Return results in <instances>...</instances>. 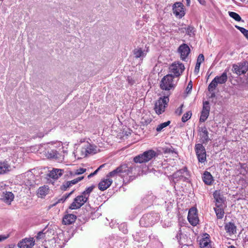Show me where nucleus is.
I'll return each mask as SVG.
<instances>
[{"mask_svg":"<svg viewBox=\"0 0 248 248\" xmlns=\"http://www.w3.org/2000/svg\"><path fill=\"white\" fill-rule=\"evenodd\" d=\"M156 155V153L152 150H149L144 152L143 154H140L134 158V161L135 163H142L151 160Z\"/></svg>","mask_w":248,"mask_h":248,"instance_id":"f257e3e1","label":"nucleus"},{"mask_svg":"<svg viewBox=\"0 0 248 248\" xmlns=\"http://www.w3.org/2000/svg\"><path fill=\"white\" fill-rule=\"evenodd\" d=\"M169 101V99L168 96L160 97L155 105L154 109L155 112L157 114H160L164 112Z\"/></svg>","mask_w":248,"mask_h":248,"instance_id":"f03ea898","label":"nucleus"},{"mask_svg":"<svg viewBox=\"0 0 248 248\" xmlns=\"http://www.w3.org/2000/svg\"><path fill=\"white\" fill-rule=\"evenodd\" d=\"M195 150L199 162L204 163L206 161V153L204 147L202 144H196L195 146Z\"/></svg>","mask_w":248,"mask_h":248,"instance_id":"7ed1b4c3","label":"nucleus"},{"mask_svg":"<svg viewBox=\"0 0 248 248\" xmlns=\"http://www.w3.org/2000/svg\"><path fill=\"white\" fill-rule=\"evenodd\" d=\"M173 78V77L171 74H168L164 77L161 81L160 88L162 90L167 91L173 88L174 87L172 83Z\"/></svg>","mask_w":248,"mask_h":248,"instance_id":"20e7f679","label":"nucleus"},{"mask_svg":"<svg viewBox=\"0 0 248 248\" xmlns=\"http://www.w3.org/2000/svg\"><path fill=\"white\" fill-rule=\"evenodd\" d=\"M87 201L82 194L78 195L74 199L72 203L69 205V209L71 210L79 209Z\"/></svg>","mask_w":248,"mask_h":248,"instance_id":"39448f33","label":"nucleus"},{"mask_svg":"<svg viewBox=\"0 0 248 248\" xmlns=\"http://www.w3.org/2000/svg\"><path fill=\"white\" fill-rule=\"evenodd\" d=\"M185 70L184 65L182 63L174 62L170 67V72L173 74L175 77L180 76Z\"/></svg>","mask_w":248,"mask_h":248,"instance_id":"423d86ee","label":"nucleus"},{"mask_svg":"<svg viewBox=\"0 0 248 248\" xmlns=\"http://www.w3.org/2000/svg\"><path fill=\"white\" fill-rule=\"evenodd\" d=\"M187 219L190 224L192 226H195L198 224L199 220L196 208L193 207L189 209Z\"/></svg>","mask_w":248,"mask_h":248,"instance_id":"0eeeda50","label":"nucleus"},{"mask_svg":"<svg viewBox=\"0 0 248 248\" xmlns=\"http://www.w3.org/2000/svg\"><path fill=\"white\" fill-rule=\"evenodd\" d=\"M173 13L175 16L179 18H182L185 15L184 6L182 2H175L172 6Z\"/></svg>","mask_w":248,"mask_h":248,"instance_id":"6e6552de","label":"nucleus"},{"mask_svg":"<svg viewBox=\"0 0 248 248\" xmlns=\"http://www.w3.org/2000/svg\"><path fill=\"white\" fill-rule=\"evenodd\" d=\"M178 52L182 60L186 61L187 56L190 52V49L186 44H183L178 48Z\"/></svg>","mask_w":248,"mask_h":248,"instance_id":"1a4fd4ad","label":"nucleus"},{"mask_svg":"<svg viewBox=\"0 0 248 248\" xmlns=\"http://www.w3.org/2000/svg\"><path fill=\"white\" fill-rule=\"evenodd\" d=\"M118 168L119 171L120 177L124 179L125 177L131 174L133 170L132 167H128L126 164H122L118 167Z\"/></svg>","mask_w":248,"mask_h":248,"instance_id":"9d476101","label":"nucleus"},{"mask_svg":"<svg viewBox=\"0 0 248 248\" xmlns=\"http://www.w3.org/2000/svg\"><path fill=\"white\" fill-rule=\"evenodd\" d=\"M188 176L189 173L187 171V168L186 167L177 171L172 175L173 179H178L179 180L182 179L183 181H186L187 179V177Z\"/></svg>","mask_w":248,"mask_h":248,"instance_id":"9b49d317","label":"nucleus"},{"mask_svg":"<svg viewBox=\"0 0 248 248\" xmlns=\"http://www.w3.org/2000/svg\"><path fill=\"white\" fill-rule=\"evenodd\" d=\"M209 104L208 101L203 102L202 110L200 118V122H205L209 116L210 109Z\"/></svg>","mask_w":248,"mask_h":248,"instance_id":"f8f14e48","label":"nucleus"},{"mask_svg":"<svg viewBox=\"0 0 248 248\" xmlns=\"http://www.w3.org/2000/svg\"><path fill=\"white\" fill-rule=\"evenodd\" d=\"M199 135L202 143H207L211 140L209 137V133L205 126L200 127Z\"/></svg>","mask_w":248,"mask_h":248,"instance_id":"ddd939ff","label":"nucleus"},{"mask_svg":"<svg viewBox=\"0 0 248 248\" xmlns=\"http://www.w3.org/2000/svg\"><path fill=\"white\" fill-rule=\"evenodd\" d=\"M34 245L33 238H25L17 244L19 248H31Z\"/></svg>","mask_w":248,"mask_h":248,"instance_id":"4468645a","label":"nucleus"},{"mask_svg":"<svg viewBox=\"0 0 248 248\" xmlns=\"http://www.w3.org/2000/svg\"><path fill=\"white\" fill-rule=\"evenodd\" d=\"M107 177L106 179L102 180L98 184V188L101 191H104L108 188L112 183V180Z\"/></svg>","mask_w":248,"mask_h":248,"instance_id":"2eb2a0df","label":"nucleus"},{"mask_svg":"<svg viewBox=\"0 0 248 248\" xmlns=\"http://www.w3.org/2000/svg\"><path fill=\"white\" fill-rule=\"evenodd\" d=\"M77 216L72 214L65 215L62 219V223L64 225H70L74 223L77 219Z\"/></svg>","mask_w":248,"mask_h":248,"instance_id":"dca6fc26","label":"nucleus"},{"mask_svg":"<svg viewBox=\"0 0 248 248\" xmlns=\"http://www.w3.org/2000/svg\"><path fill=\"white\" fill-rule=\"evenodd\" d=\"M14 195L11 192H3L1 196V200L8 204H11L12 201H13Z\"/></svg>","mask_w":248,"mask_h":248,"instance_id":"f3484780","label":"nucleus"},{"mask_svg":"<svg viewBox=\"0 0 248 248\" xmlns=\"http://www.w3.org/2000/svg\"><path fill=\"white\" fill-rule=\"evenodd\" d=\"M63 170L59 169H53L50 171L48 176L49 177L54 179H58L60 177L63 173Z\"/></svg>","mask_w":248,"mask_h":248,"instance_id":"a211bd4d","label":"nucleus"},{"mask_svg":"<svg viewBox=\"0 0 248 248\" xmlns=\"http://www.w3.org/2000/svg\"><path fill=\"white\" fill-rule=\"evenodd\" d=\"M11 166L6 161H0V174H3L10 170Z\"/></svg>","mask_w":248,"mask_h":248,"instance_id":"6ab92c4d","label":"nucleus"},{"mask_svg":"<svg viewBox=\"0 0 248 248\" xmlns=\"http://www.w3.org/2000/svg\"><path fill=\"white\" fill-rule=\"evenodd\" d=\"M224 228L227 233L235 234L236 232V227L233 223L230 222L226 223Z\"/></svg>","mask_w":248,"mask_h":248,"instance_id":"aec40b11","label":"nucleus"},{"mask_svg":"<svg viewBox=\"0 0 248 248\" xmlns=\"http://www.w3.org/2000/svg\"><path fill=\"white\" fill-rule=\"evenodd\" d=\"M224 205H216L214 208L217 217L218 219H222L224 215Z\"/></svg>","mask_w":248,"mask_h":248,"instance_id":"412c9836","label":"nucleus"},{"mask_svg":"<svg viewBox=\"0 0 248 248\" xmlns=\"http://www.w3.org/2000/svg\"><path fill=\"white\" fill-rule=\"evenodd\" d=\"M214 197L216 200V205H224V200L220 194V192L217 191H216L214 194Z\"/></svg>","mask_w":248,"mask_h":248,"instance_id":"4be33fe9","label":"nucleus"},{"mask_svg":"<svg viewBox=\"0 0 248 248\" xmlns=\"http://www.w3.org/2000/svg\"><path fill=\"white\" fill-rule=\"evenodd\" d=\"M214 79L218 84H222L225 83L228 79L227 73L224 72L220 76H216Z\"/></svg>","mask_w":248,"mask_h":248,"instance_id":"5701e85b","label":"nucleus"},{"mask_svg":"<svg viewBox=\"0 0 248 248\" xmlns=\"http://www.w3.org/2000/svg\"><path fill=\"white\" fill-rule=\"evenodd\" d=\"M202 180L205 184L207 185H211L212 181L213 180V177L210 172L208 171H205L203 173V176L202 177Z\"/></svg>","mask_w":248,"mask_h":248,"instance_id":"b1692460","label":"nucleus"},{"mask_svg":"<svg viewBox=\"0 0 248 248\" xmlns=\"http://www.w3.org/2000/svg\"><path fill=\"white\" fill-rule=\"evenodd\" d=\"M232 70L233 72L236 73L237 75H241L246 73L247 69L243 66L233 65Z\"/></svg>","mask_w":248,"mask_h":248,"instance_id":"393cba45","label":"nucleus"},{"mask_svg":"<svg viewBox=\"0 0 248 248\" xmlns=\"http://www.w3.org/2000/svg\"><path fill=\"white\" fill-rule=\"evenodd\" d=\"M205 237H203L201 241H200V246L202 248H206L208 247V245L209 244L210 241L209 238V235L207 233H206L204 235Z\"/></svg>","mask_w":248,"mask_h":248,"instance_id":"a878e982","label":"nucleus"},{"mask_svg":"<svg viewBox=\"0 0 248 248\" xmlns=\"http://www.w3.org/2000/svg\"><path fill=\"white\" fill-rule=\"evenodd\" d=\"M133 54L136 58L144 57L146 55V53L144 52L141 48L134 49L133 50Z\"/></svg>","mask_w":248,"mask_h":248,"instance_id":"bb28decb","label":"nucleus"},{"mask_svg":"<svg viewBox=\"0 0 248 248\" xmlns=\"http://www.w3.org/2000/svg\"><path fill=\"white\" fill-rule=\"evenodd\" d=\"M95 186L94 185H92V186L87 187L85 190H84L82 193V195L83 197H85V198L88 200L89 197L91 193L93 191V189L94 188Z\"/></svg>","mask_w":248,"mask_h":248,"instance_id":"cd10ccee","label":"nucleus"},{"mask_svg":"<svg viewBox=\"0 0 248 248\" xmlns=\"http://www.w3.org/2000/svg\"><path fill=\"white\" fill-rule=\"evenodd\" d=\"M95 186L94 185H92V186L87 187L85 190H84L82 193V195L83 197H85V198L88 200L89 197L91 193L93 191V189L94 188Z\"/></svg>","mask_w":248,"mask_h":248,"instance_id":"c85d7f7f","label":"nucleus"},{"mask_svg":"<svg viewBox=\"0 0 248 248\" xmlns=\"http://www.w3.org/2000/svg\"><path fill=\"white\" fill-rule=\"evenodd\" d=\"M59 154L56 150H51L47 152V156L49 158L57 159L59 157Z\"/></svg>","mask_w":248,"mask_h":248,"instance_id":"c756f323","label":"nucleus"},{"mask_svg":"<svg viewBox=\"0 0 248 248\" xmlns=\"http://www.w3.org/2000/svg\"><path fill=\"white\" fill-rule=\"evenodd\" d=\"M48 190V188L46 186L41 187L38 190L37 194L41 197H43L47 194Z\"/></svg>","mask_w":248,"mask_h":248,"instance_id":"7c9ffc66","label":"nucleus"},{"mask_svg":"<svg viewBox=\"0 0 248 248\" xmlns=\"http://www.w3.org/2000/svg\"><path fill=\"white\" fill-rule=\"evenodd\" d=\"M217 84H218V83L217 82V81L214 78L213 80L211 81V82L209 84V85L208 86V91L211 93L213 92L215 90V89H216V88L217 87Z\"/></svg>","mask_w":248,"mask_h":248,"instance_id":"2f4dec72","label":"nucleus"},{"mask_svg":"<svg viewBox=\"0 0 248 248\" xmlns=\"http://www.w3.org/2000/svg\"><path fill=\"white\" fill-rule=\"evenodd\" d=\"M117 176H120L119 171L118 167L113 170L109 172L107 175V177H114Z\"/></svg>","mask_w":248,"mask_h":248,"instance_id":"473e14b6","label":"nucleus"},{"mask_svg":"<svg viewBox=\"0 0 248 248\" xmlns=\"http://www.w3.org/2000/svg\"><path fill=\"white\" fill-rule=\"evenodd\" d=\"M229 16L237 21H240L242 20L240 16L236 13L233 12H229Z\"/></svg>","mask_w":248,"mask_h":248,"instance_id":"72a5a7b5","label":"nucleus"},{"mask_svg":"<svg viewBox=\"0 0 248 248\" xmlns=\"http://www.w3.org/2000/svg\"><path fill=\"white\" fill-rule=\"evenodd\" d=\"M170 123V121H168L166 122H164L163 123H162L160 124H159L157 127H156V131L157 132H160L164 128L166 127L168 125H169Z\"/></svg>","mask_w":248,"mask_h":248,"instance_id":"f704fd0d","label":"nucleus"},{"mask_svg":"<svg viewBox=\"0 0 248 248\" xmlns=\"http://www.w3.org/2000/svg\"><path fill=\"white\" fill-rule=\"evenodd\" d=\"M186 34L189 36H193L194 35L195 31L193 27L189 26L186 29Z\"/></svg>","mask_w":248,"mask_h":248,"instance_id":"c9c22d12","label":"nucleus"},{"mask_svg":"<svg viewBox=\"0 0 248 248\" xmlns=\"http://www.w3.org/2000/svg\"><path fill=\"white\" fill-rule=\"evenodd\" d=\"M192 115V113L190 111L186 112V113H185L182 118V121L183 122H186L187 120H188Z\"/></svg>","mask_w":248,"mask_h":248,"instance_id":"e433bc0d","label":"nucleus"},{"mask_svg":"<svg viewBox=\"0 0 248 248\" xmlns=\"http://www.w3.org/2000/svg\"><path fill=\"white\" fill-rule=\"evenodd\" d=\"M72 186L70 184V183L68 181H67L62 184V185L61 186V189L62 191H66L68 188L71 187Z\"/></svg>","mask_w":248,"mask_h":248,"instance_id":"4c0bfd02","label":"nucleus"},{"mask_svg":"<svg viewBox=\"0 0 248 248\" xmlns=\"http://www.w3.org/2000/svg\"><path fill=\"white\" fill-rule=\"evenodd\" d=\"M86 171V169L84 168H79L76 170L75 174L79 175L84 173Z\"/></svg>","mask_w":248,"mask_h":248,"instance_id":"58836bf2","label":"nucleus"},{"mask_svg":"<svg viewBox=\"0 0 248 248\" xmlns=\"http://www.w3.org/2000/svg\"><path fill=\"white\" fill-rule=\"evenodd\" d=\"M204 60V57L203 55L202 54H200L198 57L196 63H199L201 64L202 62Z\"/></svg>","mask_w":248,"mask_h":248,"instance_id":"ea45409f","label":"nucleus"},{"mask_svg":"<svg viewBox=\"0 0 248 248\" xmlns=\"http://www.w3.org/2000/svg\"><path fill=\"white\" fill-rule=\"evenodd\" d=\"M192 81H190V82L188 83L187 86V87L186 88V92L187 93H189L191 90H192Z\"/></svg>","mask_w":248,"mask_h":248,"instance_id":"a19ab883","label":"nucleus"},{"mask_svg":"<svg viewBox=\"0 0 248 248\" xmlns=\"http://www.w3.org/2000/svg\"><path fill=\"white\" fill-rule=\"evenodd\" d=\"M183 107V105H182L180 107H179L175 111V113L178 115L180 116L182 113V107Z\"/></svg>","mask_w":248,"mask_h":248,"instance_id":"79ce46f5","label":"nucleus"},{"mask_svg":"<svg viewBox=\"0 0 248 248\" xmlns=\"http://www.w3.org/2000/svg\"><path fill=\"white\" fill-rule=\"evenodd\" d=\"M200 66L201 64H199V63H196L194 69V73L195 74H198V73H199Z\"/></svg>","mask_w":248,"mask_h":248,"instance_id":"37998d69","label":"nucleus"},{"mask_svg":"<svg viewBox=\"0 0 248 248\" xmlns=\"http://www.w3.org/2000/svg\"><path fill=\"white\" fill-rule=\"evenodd\" d=\"M66 199H67L65 197V196H64V195H63L62 197L61 198L59 199L58 200V201L56 202V203H55L54 205H55L56 204H57L58 203H61V202L63 203L66 201Z\"/></svg>","mask_w":248,"mask_h":248,"instance_id":"c03bdc74","label":"nucleus"},{"mask_svg":"<svg viewBox=\"0 0 248 248\" xmlns=\"http://www.w3.org/2000/svg\"><path fill=\"white\" fill-rule=\"evenodd\" d=\"M44 233L43 232H39L36 236V239H40L44 237Z\"/></svg>","mask_w":248,"mask_h":248,"instance_id":"a18cd8bd","label":"nucleus"},{"mask_svg":"<svg viewBox=\"0 0 248 248\" xmlns=\"http://www.w3.org/2000/svg\"><path fill=\"white\" fill-rule=\"evenodd\" d=\"M241 32L246 37V38H247L248 39V30H247L244 28Z\"/></svg>","mask_w":248,"mask_h":248,"instance_id":"49530a36","label":"nucleus"},{"mask_svg":"<svg viewBox=\"0 0 248 248\" xmlns=\"http://www.w3.org/2000/svg\"><path fill=\"white\" fill-rule=\"evenodd\" d=\"M74 191H75V190L74 189L72 191H71L70 193H66V194H64V196H65V197L66 199H67L74 193Z\"/></svg>","mask_w":248,"mask_h":248,"instance_id":"de8ad7c7","label":"nucleus"},{"mask_svg":"<svg viewBox=\"0 0 248 248\" xmlns=\"http://www.w3.org/2000/svg\"><path fill=\"white\" fill-rule=\"evenodd\" d=\"M98 170H96L93 172H92L91 173H90L88 176V178H90L92 177H93V176H94V175L96 174L98 172Z\"/></svg>","mask_w":248,"mask_h":248,"instance_id":"09e8293b","label":"nucleus"},{"mask_svg":"<svg viewBox=\"0 0 248 248\" xmlns=\"http://www.w3.org/2000/svg\"><path fill=\"white\" fill-rule=\"evenodd\" d=\"M68 182L70 183V184L71 185V186H72L73 185L76 184L77 183H78V181L76 179H75L74 180H72L68 181Z\"/></svg>","mask_w":248,"mask_h":248,"instance_id":"8fccbe9b","label":"nucleus"},{"mask_svg":"<svg viewBox=\"0 0 248 248\" xmlns=\"http://www.w3.org/2000/svg\"><path fill=\"white\" fill-rule=\"evenodd\" d=\"M8 238V236H5L4 235H0V242L5 240Z\"/></svg>","mask_w":248,"mask_h":248,"instance_id":"3c124183","label":"nucleus"},{"mask_svg":"<svg viewBox=\"0 0 248 248\" xmlns=\"http://www.w3.org/2000/svg\"><path fill=\"white\" fill-rule=\"evenodd\" d=\"M235 27L238 30H239L241 32H242V31H243V30H244V28L243 27H239L237 25H235Z\"/></svg>","mask_w":248,"mask_h":248,"instance_id":"603ef678","label":"nucleus"},{"mask_svg":"<svg viewBox=\"0 0 248 248\" xmlns=\"http://www.w3.org/2000/svg\"><path fill=\"white\" fill-rule=\"evenodd\" d=\"M86 152L89 154H91L93 152V150H92L91 147L87 148V149L86 150Z\"/></svg>","mask_w":248,"mask_h":248,"instance_id":"864d4df0","label":"nucleus"},{"mask_svg":"<svg viewBox=\"0 0 248 248\" xmlns=\"http://www.w3.org/2000/svg\"><path fill=\"white\" fill-rule=\"evenodd\" d=\"M200 3H201L202 5H205V0H198Z\"/></svg>","mask_w":248,"mask_h":248,"instance_id":"5fc2aeb1","label":"nucleus"},{"mask_svg":"<svg viewBox=\"0 0 248 248\" xmlns=\"http://www.w3.org/2000/svg\"><path fill=\"white\" fill-rule=\"evenodd\" d=\"M84 178V176H81V177H78V178H76L77 180L78 181V182L80 181L81 180H82V179H83Z\"/></svg>","mask_w":248,"mask_h":248,"instance_id":"6e6d98bb","label":"nucleus"},{"mask_svg":"<svg viewBox=\"0 0 248 248\" xmlns=\"http://www.w3.org/2000/svg\"><path fill=\"white\" fill-rule=\"evenodd\" d=\"M105 165V164H102L101 165V166H100L96 170H98V171H99L100 170H101L102 168H103L104 167V166Z\"/></svg>","mask_w":248,"mask_h":248,"instance_id":"4d7b16f0","label":"nucleus"},{"mask_svg":"<svg viewBox=\"0 0 248 248\" xmlns=\"http://www.w3.org/2000/svg\"><path fill=\"white\" fill-rule=\"evenodd\" d=\"M215 96V93H212L211 97H214Z\"/></svg>","mask_w":248,"mask_h":248,"instance_id":"13d9d810","label":"nucleus"},{"mask_svg":"<svg viewBox=\"0 0 248 248\" xmlns=\"http://www.w3.org/2000/svg\"><path fill=\"white\" fill-rule=\"evenodd\" d=\"M228 248H235L234 246L232 245V246L228 247Z\"/></svg>","mask_w":248,"mask_h":248,"instance_id":"bf43d9fd","label":"nucleus"},{"mask_svg":"<svg viewBox=\"0 0 248 248\" xmlns=\"http://www.w3.org/2000/svg\"><path fill=\"white\" fill-rule=\"evenodd\" d=\"M187 2V5H188L190 3V0H186Z\"/></svg>","mask_w":248,"mask_h":248,"instance_id":"052dcab7","label":"nucleus"},{"mask_svg":"<svg viewBox=\"0 0 248 248\" xmlns=\"http://www.w3.org/2000/svg\"><path fill=\"white\" fill-rule=\"evenodd\" d=\"M145 218V217H143L142 219H144Z\"/></svg>","mask_w":248,"mask_h":248,"instance_id":"680f3d73","label":"nucleus"}]
</instances>
